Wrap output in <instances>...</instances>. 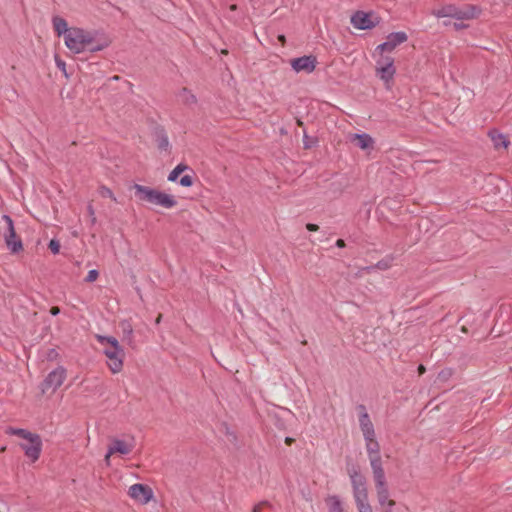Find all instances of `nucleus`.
Returning <instances> with one entry per match:
<instances>
[{
  "instance_id": "nucleus-47",
  "label": "nucleus",
  "mask_w": 512,
  "mask_h": 512,
  "mask_svg": "<svg viewBox=\"0 0 512 512\" xmlns=\"http://www.w3.org/2000/svg\"><path fill=\"white\" fill-rule=\"evenodd\" d=\"M443 24H444L445 26H448L450 23H449V22L444 21V22H443Z\"/></svg>"
},
{
  "instance_id": "nucleus-43",
  "label": "nucleus",
  "mask_w": 512,
  "mask_h": 512,
  "mask_svg": "<svg viewBox=\"0 0 512 512\" xmlns=\"http://www.w3.org/2000/svg\"><path fill=\"white\" fill-rule=\"evenodd\" d=\"M112 454H109V451L107 452V454L105 455V462L107 464H109V461H110V457H111Z\"/></svg>"
},
{
  "instance_id": "nucleus-14",
  "label": "nucleus",
  "mask_w": 512,
  "mask_h": 512,
  "mask_svg": "<svg viewBox=\"0 0 512 512\" xmlns=\"http://www.w3.org/2000/svg\"><path fill=\"white\" fill-rule=\"evenodd\" d=\"M408 36L405 32H393L387 36V39L384 43L377 46L376 50L380 52L392 51L398 45L404 43L407 40Z\"/></svg>"
},
{
  "instance_id": "nucleus-22",
  "label": "nucleus",
  "mask_w": 512,
  "mask_h": 512,
  "mask_svg": "<svg viewBox=\"0 0 512 512\" xmlns=\"http://www.w3.org/2000/svg\"><path fill=\"white\" fill-rule=\"evenodd\" d=\"M329 512H346L338 496L332 495L326 499Z\"/></svg>"
},
{
  "instance_id": "nucleus-38",
  "label": "nucleus",
  "mask_w": 512,
  "mask_h": 512,
  "mask_svg": "<svg viewBox=\"0 0 512 512\" xmlns=\"http://www.w3.org/2000/svg\"><path fill=\"white\" fill-rule=\"evenodd\" d=\"M306 228H307L309 231L314 232V231H317V230L319 229V226H318V225H316V224H313V223H308V224L306 225Z\"/></svg>"
},
{
  "instance_id": "nucleus-32",
  "label": "nucleus",
  "mask_w": 512,
  "mask_h": 512,
  "mask_svg": "<svg viewBox=\"0 0 512 512\" xmlns=\"http://www.w3.org/2000/svg\"><path fill=\"white\" fill-rule=\"evenodd\" d=\"M98 275L99 273L97 270H90L85 278V281L89 283L94 282L98 278Z\"/></svg>"
},
{
  "instance_id": "nucleus-25",
  "label": "nucleus",
  "mask_w": 512,
  "mask_h": 512,
  "mask_svg": "<svg viewBox=\"0 0 512 512\" xmlns=\"http://www.w3.org/2000/svg\"><path fill=\"white\" fill-rule=\"evenodd\" d=\"M98 340L101 344H108L106 348H121L118 340L112 336H98Z\"/></svg>"
},
{
  "instance_id": "nucleus-23",
  "label": "nucleus",
  "mask_w": 512,
  "mask_h": 512,
  "mask_svg": "<svg viewBox=\"0 0 512 512\" xmlns=\"http://www.w3.org/2000/svg\"><path fill=\"white\" fill-rule=\"evenodd\" d=\"M119 328L123 334V340H127L128 343L132 342L133 328L128 320H123L119 323Z\"/></svg>"
},
{
  "instance_id": "nucleus-20",
  "label": "nucleus",
  "mask_w": 512,
  "mask_h": 512,
  "mask_svg": "<svg viewBox=\"0 0 512 512\" xmlns=\"http://www.w3.org/2000/svg\"><path fill=\"white\" fill-rule=\"evenodd\" d=\"M177 97L182 104L189 107L197 103L196 96L187 88H182L177 94Z\"/></svg>"
},
{
  "instance_id": "nucleus-36",
  "label": "nucleus",
  "mask_w": 512,
  "mask_h": 512,
  "mask_svg": "<svg viewBox=\"0 0 512 512\" xmlns=\"http://www.w3.org/2000/svg\"><path fill=\"white\" fill-rule=\"evenodd\" d=\"M87 211H88V214L92 217V223H95V221H96V218L94 216L95 211H94V208H93V206L91 204L88 205Z\"/></svg>"
},
{
  "instance_id": "nucleus-18",
  "label": "nucleus",
  "mask_w": 512,
  "mask_h": 512,
  "mask_svg": "<svg viewBox=\"0 0 512 512\" xmlns=\"http://www.w3.org/2000/svg\"><path fill=\"white\" fill-rule=\"evenodd\" d=\"M351 142L362 150L372 149L374 145L373 138L366 133L352 135Z\"/></svg>"
},
{
  "instance_id": "nucleus-30",
  "label": "nucleus",
  "mask_w": 512,
  "mask_h": 512,
  "mask_svg": "<svg viewBox=\"0 0 512 512\" xmlns=\"http://www.w3.org/2000/svg\"><path fill=\"white\" fill-rule=\"evenodd\" d=\"M48 247L53 254H57L60 251V243L57 240L52 239Z\"/></svg>"
},
{
  "instance_id": "nucleus-19",
  "label": "nucleus",
  "mask_w": 512,
  "mask_h": 512,
  "mask_svg": "<svg viewBox=\"0 0 512 512\" xmlns=\"http://www.w3.org/2000/svg\"><path fill=\"white\" fill-rule=\"evenodd\" d=\"M52 24L54 31L58 36L64 35V38L66 37V34L69 33L70 28L68 27L67 21L59 16H54L52 18Z\"/></svg>"
},
{
  "instance_id": "nucleus-1",
  "label": "nucleus",
  "mask_w": 512,
  "mask_h": 512,
  "mask_svg": "<svg viewBox=\"0 0 512 512\" xmlns=\"http://www.w3.org/2000/svg\"><path fill=\"white\" fill-rule=\"evenodd\" d=\"M64 41L66 47L74 54L85 51L98 52L107 46L105 42L96 41L92 32L78 27H71Z\"/></svg>"
},
{
  "instance_id": "nucleus-7",
  "label": "nucleus",
  "mask_w": 512,
  "mask_h": 512,
  "mask_svg": "<svg viewBox=\"0 0 512 512\" xmlns=\"http://www.w3.org/2000/svg\"><path fill=\"white\" fill-rule=\"evenodd\" d=\"M373 480L375 483V491L377 495L378 503L381 507L390 506L393 508L395 506V501L389 499L390 491L388 488V483L386 479L385 473L373 475Z\"/></svg>"
},
{
  "instance_id": "nucleus-4",
  "label": "nucleus",
  "mask_w": 512,
  "mask_h": 512,
  "mask_svg": "<svg viewBox=\"0 0 512 512\" xmlns=\"http://www.w3.org/2000/svg\"><path fill=\"white\" fill-rule=\"evenodd\" d=\"M480 9L475 5L466 4L457 6L455 4H447L440 9L433 10L432 15L437 18H455L457 20H470L478 17Z\"/></svg>"
},
{
  "instance_id": "nucleus-42",
  "label": "nucleus",
  "mask_w": 512,
  "mask_h": 512,
  "mask_svg": "<svg viewBox=\"0 0 512 512\" xmlns=\"http://www.w3.org/2000/svg\"><path fill=\"white\" fill-rule=\"evenodd\" d=\"M426 371L425 367L423 365H419L418 372L420 375L424 374Z\"/></svg>"
},
{
  "instance_id": "nucleus-33",
  "label": "nucleus",
  "mask_w": 512,
  "mask_h": 512,
  "mask_svg": "<svg viewBox=\"0 0 512 512\" xmlns=\"http://www.w3.org/2000/svg\"><path fill=\"white\" fill-rule=\"evenodd\" d=\"M55 61H56V65H57V67H58V68H59V69L64 73V75L67 77L68 75H67V72H66V64H65V62H64L63 60H61V59L57 58V57H56Z\"/></svg>"
},
{
  "instance_id": "nucleus-40",
  "label": "nucleus",
  "mask_w": 512,
  "mask_h": 512,
  "mask_svg": "<svg viewBox=\"0 0 512 512\" xmlns=\"http://www.w3.org/2000/svg\"><path fill=\"white\" fill-rule=\"evenodd\" d=\"M50 313L54 316L58 315L60 313V308L58 306H53L50 309Z\"/></svg>"
},
{
  "instance_id": "nucleus-26",
  "label": "nucleus",
  "mask_w": 512,
  "mask_h": 512,
  "mask_svg": "<svg viewBox=\"0 0 512 512\" xmlns=\"http://www.w3.org/2000/svg\"><path fill=\"white\" fill-rule=\"evenodd\" d=\"M394 258L392 256H387L385 258H383L382 260L378 261L374 267L375 269H378V270H388L391 266H392V262H393Z\"/></svg>"
},
{
  "instance_id": "nucleus-45",
  "label": "nucleus",
  "mask_w": 512,
  "mask_h": 512,
  "mask_svg": "<svg viewBox=\"0 0 512 512\" xmlns=\"http://www.w3.org/2000/svg\"><path fill=\"white\" fill-rule=\"evenodd\" d=\"M293 441H294V439H292V438H290V437H287V438L285 439V442H286V444H288V445H291V443H292Z\"/></svg>"
},
{
  "instance_id": "nucleus-15",
  "label": "nucleus",
  "mask_w": 512,
  "mask_h": 512,
  "mask_svg": "<svg viewBox=\"0 0 512 512\" xmlns=\"http://www.w3.org/2000/svg\"><path fill=\"white\" fill-rule=\"evenodd\" d=\"M315 64L316 58L313 56H302L291 60V66L296 72L311 73L315 69Z\"/></svg>"
},
{
  "instance_id": "nucleus-27",
  "label": "nucleus",
  "mask_w": 512,
  "mask_h": 512,
  "mask_svg": "<svg viewBox=\"0 0 512 512\" xmlns=\"http://www.w3.org/2000/svg\"><path fill=\"white\" fill-rule=\"evenodd\" d=\"M188 167L184 164H178L168 175V180L174 182L178 179L180 174L184 172Z\"/></svg>"
},
{
  "instance_id": "nucleus-37",
  "label": "nucleus",
  "mask_w": 512,
  "mask_h": 512,
  "mask_svg": "<svg viewBox=\"0 0 512 512\" xmlns=\"http://www.w3.org/2000/svg\"><path fill=\"white\" fill-rule=\"evenodd\" d=\"M2 219L7 223V228H11V226H14L13 225V220L11 219L10 216L8 215H3L2 216Z\"/></svg>"
},
{
  "instance_id": "nucleus-46",
  "label": "nucleus",
  "mask_w": 512,
  "mask_h": 512,
  "mask_svg": "<svg viewBox=\"0 0 512 512\" xmlns=\"http://www.w3.org/2000/svg\"><path fill=\"white\" fill-rule=\"evenodd\" d=\"M160 319H161V315L158 316L156 322L159 323L160 322Z\"/></svg>"
},
{
  "instance_id": "nucleus-11",
  "label": "nucleus",
  "mask_w": 512,
  "mask_h": 512,
  "mask_svg": "<svg viewBox=\"0 0 512 512\" xmlns=\"http://www.w3.org/2000/svg\"><path fill=\"white\" fill-rule=\"evenodd\" d=\"M104 354L108 358V367L112 373H118L123 367L124 351L122 348H105Z\"/></svg>"
},
{
  "instance_id": "nucleus-31",
  "label": "nucleus",
  "mask_w": 512,
  "mask_h": 512,
  "mask_svg": "<svg viewBox=\"0 0 512 512\" xmlns=\"http://www.w3.org/2000/svg\"><path fill=\"white\" fill-rule=\"evenodd\" d=\"M100 194H101L102 197H108V198H111L114 201H116V198L114 197L113 192L109 188H107L105 186H102L100 188Z\"/></svg>"
},
{
  "instance_id": "nucleus-5",
  "label": "nucleus",
  "mask_w": 512,
  "mask_h": 512,
  "mask_svg": "<svg viewBox=\"0 0 512 512\" xmlns=\"http://www.w3.org/2000/svg\"><path fill=\"white\" fill-rule=\"evenodd\" d=\"M66 379V369L63 366H58L51 371L40 384V389L43 395L53 394Z\"/></svg>"
},
{
  "instance_id": "nucleus-39",
  "label": "nucleus",
  "mask_w": 512,
  "mask_h": 512,
  "mask_svg": "<svg viewBox=\"0 0 512 512\" xmlns=\"http://www.w3.org/2000/svg\"><path fill=\"white\" fill-rule=\"evenodd\" d=\"M453 26H454V28H455L456 30H461V29H464V28H466V27H467V25H465V24H463V23H458V22H455V23L453 24Z\"/></svg>"
},
{
  "instance_id": "nucleus-8",
  "label": "nucleus",
  "mask_w": 512,
  "mask_h": 512,
  "mask_svg": "<svg viewBox=\"0 0 512 512\" xmlns=\"http://www.w3.org/2000/svg\"><path fill=\"white\" fill-rule=\"evenodd\" d=\"M378 22V18L373 13L357 11L351 16V24L354 28L360 30L372 29Z\"/></svg>"
},
{
  "instance_id": "nucleus-24",
  "label": "nucleus",
  "mask_w": 512,
  "mask_h": 512,
  "mask_svg": "<svg viewBox=\"0 0 512 512\" xmlns=\"http://www.w3.org/2000/svg\"><path fill=\"white\" fill-rule=\"evenodd\" d=\"M6 434L15 435V436L21 437V438H23L26 441L34 433H31V432H29V431H27L25 429H21V428L8 427L6 429Z\"/></svg>"
},
{
  "instance_id": "nucleus-28",
  "label": "nucleus",
  "mask_w": 512,
  "mask_h": 512,
  "mask_svg": "<svg viewBox=\"0 0 512 512\" xmlns=\"http://www.w3.org/2000/svg\"><path fill=\"white\" fill-rule=\"evenodd\" d=\"M157 145L161 150H167L169 147L168 137L164 132H160L157 136Z\"/></svg>"
},
{
  "instance_id": "nucleus-16",
  "label": "nucleus",
  "mask_w": 512,
  "mask_h": 512,
  "mask_svg": "<svg viewBox=\"0 0 512 512\" xmlns=\"http://www.w3.org/2000/svg\"><path fill=\"white\" fill-rule=\"evenodd\" d=\"M133 448V439L131 441L113 439L109 445V454L119 453L121 455H127L132 452Z\"/></svg>"
},
{
  "instance_id": "nucleus-41",
  "label": "nucleus",
  "mask_w": 512,
  "mask_h": 512,
  "mask_svg": "<svg viewBox=\"0 0 512 512\" xmlns=\"http://www.w3.org/2000/svg\"><path fill=\"white\" fill-rule=\"evenodd\" d=\"M336 246H337V247H339V248H343V247H345V242H344V240H343V239H338V240L336 241Z\"/></svg>"
},
{
  "instance_id": "nucleus-6",
  "label": "nucleus",
  "mask_w": 512,
  "mask_h": 512,
  "mask_svg": "<svg viewBox=\"0 0 512 512\" xmlns=\"http://www.w3.org/2000/svg\"><path fill=\"white\" fill-rule=\"evenodd\" d=\"M366 442V450L368 454V458L370 461V466L372 469V474H381L385 473L382 458L380 455V445L376 441L375 437H370V439H365Z\"/></svg>"
},
{
  "instance_id": "nucleus-34",
  "label": "nucleus",
  "mask_w": 512,
  "mask_h": 512,
  "mask_svg": "<svg viewBox=\"0 0 512 512\" xmlns=\"http://www.w3.org/2000/svg\"><path fill=\"white\" fill-rule=\"evenodd\" d=\"M269 503L267 501L260 502L259 504L255 505L252 512H260L264 506H268Z\"/></svg>"
},
{
  "instance_id": "nucleus-29",
  "label": "nucleus",
  "mask_w": 512,
  "mask_h": 512,
  "mask_svg": "<svg viewBox=\"0 0 512 512\" xmlns=\"http://www.w3.org/2000/svg\"><path fill=\"white\" fill-rule=\"evenodd\" d=\"M181 186L190 187L193 185V178L190 175H184L179 181Z\"/></svg>"
},
{
  "instance_id": "nucleus-13",
  "label": "nucleus",
  "mask_w": 512,
  "mask_h": 512,
  "mask_svg": "<svg viewBox=\"0 0 512 512\" xmlns=\"http://www.w3.org/2000/svg\"><path fill=\"white\" fill-rule=\"evenodd\" d=\"M357 410L359 411V425L363 433L364 439H370V437H375L374 426L370 420L369 414L367 413L365 406L360 404L357 406Z\"/></svg>"
},
{
  "instance_id": "nucleus-2",
  "label": "nucleus",
  "mask_w": 512,
  "mask_h": 512,
  "mask_svg": "<svg viewBox=\"0 0 512 512\" xmlns=\"http://www.w3.org/2000/svg\"><path fill=\"white\" fill-rule=\"evenodd\" d=\"M351 481L353 498L358 512H373L368 500L367 481L364 475L356 469L348 470Z\"/></svg>"
},
{
  "instance_id": "nucleus-10",
  "label": "nucleus",
  "mask_w": 512,
  "mask_h": 512,
  "mask_svg": "<svg viewBox=\"0 0 512 512\" xmlns=\"http://www.w3.org/2000/svg\"><path fill=\"white\" fill-rule=\"evenodd\" d=\"M394 60L389 56H381L377 60L376 65V72L377 75L388 83L390 80H392L394 74H395V67H394Z\"/></svg>"
},
{
  "instance_id": "nucleus-44",
  "label": "nucleus",
  "mask_w": 512,
  "mask_h": 512,
  "mask_svg": "<svg viewBox=\"0 0 512 512\" xmlns=\"http://www.w3.org/2000/svg\"><path fill=\"white\" fill-rule=\"evenodd\" d=\"M382 508H383L382 512H392V509H393V508H390V506H385V507H382Z\"/></svg>"
},
{
  "instance_id": "nucleus-21",
  "label": "nucleus",
  "mask_w": 512,
  "mask_h": 512,
  "mask_svg": "<svg viewBox=\"0 0 512 512\" xmlns=\"http://www.w3.org/2000/svg\"><path fill=\"white\" fill-rule=\"evenodd\" d=\"M489 136L496 149L507 148L509 141L505 135L498 133L497 131H491Z\"/></svg>"
},
{
  "instance_id": "nucleus-35",
  "label": "nucleus",
  "mask_w": 512,
  "mask_h": 512,
  "mask_svg": "<svg viewBox=\"0 0 512 512\" xmlns=\"http://www.w3.org/2000/svg\"><path fill=\"white\" fill-rule=\"evenodd\" d=\"M376 270L374 265L366 266L360 269L359 273L362 275L363 273H371L372 271Z\"/></svg>"
},
{
  "instance_id": "nucleus-17",
  "label": "nucleus",
  "mask_w": 512,
  "mask_h": 512,
  "mask_svg": "<svg viewBox=\"0 0 512 512\" xmlns=\"http://www.w3.org/2000/svg\"><path fill=\"white\" fill-rule=\"evenodd\" d=\"M5 243L7 248L13 253H17L23 249L22 241L16 235L14 226L7 228V232L5 233Z\"/></svg>"
},
{
  "instance_id": "nucleus-12",
  "label": "nucleus",
  "mask_w": 512,
  "mask_h": 512,
  "mask_svg": "<svg viewBox=\"0 0 512 512\" xmlns=\"http://www.w3.org/2000/svg\"><path fill=\"white\" fill-rule=\"evenodd\" d=\"M128 495L132 499H134L142 504H146L152 499L153 491L149 486L137 483V484L130 486Z\"/></svg>"
},
{
  "instance_id": "nucleus-3",
  "label": "nucleus",
  "mask_w": 512,
  "mask_h": 512,
  "mask_svg": "<svg viewBox=\"0 0 512 512\" xmlns=\"http://www.w3.org/2000/svg\"><path fill=\"white\" fill-rule=\"evenodd\" d=\"M133 189L135 190V196L140 201H145L166 209L173 208L177 204V201L172 195L166 194L151 187L135 184Z\"/></svg>"
},
{
  "instance_id": "nucleus-9",
  "label": "nucleus",
  "mask_w": 512,
  "mask_h": 512,
  "mask_svg": "<svg viewBox=\"0 0 512 512\" xmlns=\"http://www.w3.org/2000/svg\"><path fill=\"white\" fill-rule=\"evenodd\" d=\"M20 447L24 450L25 455L32 461L35 462L39 459L42 451V440L38 434H33L29 437L25 443H21Z\"/></svg>"
}]
</instances>
